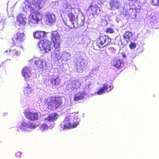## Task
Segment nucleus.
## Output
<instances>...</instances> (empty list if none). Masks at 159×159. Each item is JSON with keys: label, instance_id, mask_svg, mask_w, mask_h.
<instances>
[{"label": "nucleus", "instance_id": "72a5a7b5", "mask_svg": "<svg viewBox=\"0 0 159 159\" xmlns=\"http://www.w3.org/2000/svg\"><path fill=\"white\" fill-rule=\"evenodd\" d=\"M40 129L42 131H44L48 129V126L46 124L42 125L40 126Z\"/></svg>", "mask_w": 159, "mask_h": 159}, {"label": "nucleus", "instance_id": "58836bf2", "mask_svg": "<svg viewBox=\"0 0 159 159\" xmlns=\"http://www.w3.org/2000/svg\"><path fill=\"white\" fill-rule=\"evenodd\" d=\"M104 51L102 50L100 51L98 53L99 55L100 56H104V54L103 53Z\"/></svg>", "mask_w": 159, "mask_h": 159}, {"label": "nucleus", "instance_id": "0eeeda50", "mask_svg": "<svg viewBox=\"0 0 159 159\" xmlns=\"http://www.w3.org/2000/svg\"><path fill=\"white\" fill-rule=\"evenodd\" d=\"M88 11L90 14L96 17L99 16H101L103 12L100 8L97 6L90 5L88 8Z\"/></svg>", "mask_w": 159, "mask_h": 159}, {"label": "nucleus", "instance_id": "aec40b11", "mask_svg": "<svg viewBox=\"0 0 159 159\" xmlns=\"http://www.w3.org/2000/svg\"><path fill=\"white\" fill-rule=\"evenodd\" d=\"M113 65L115 67L119 69L122 67L123 63L121 60L115 59L113 61Z\"/></svg>", "mask_w": 159, "mask_h": 159}, {"label": "nucleus", "instance_id": "bb28decb", "mask_svg": "<svg viewBox=\"0 0 159 159\" xmlns=\"http://www.w3.org/2000/svg\"><path fill=\"white\" fill-rule=\"evenodd\" d=\"M61 56V58L63 60L67 61L69 59L70 55L68 52H64L62 54Z\"/></svg>", "mask_w": 159, "mask_h": 159}, {"label": "nucleus", "instance_id": "c9c22d12", "mask_svg": "<svg viewBox=\"0 0 159 159\" xmlns=\"http://www.w3.org/2000/svg\"><path fill=\"white\" fill-rule=\"evenodd\" d=\"M79 124V122L78 121L76 120L75 121L74 120L73 124H72V128H75Z\"/></svg>", "mask_w": 159, "mask_h": 159}, {"label": "nucleus", "instance_id": "f3484780", "mask_svg": "<svg viewBox=\"0 0 159 159\" xmlns=\"http://www.w3.org/2000/svg\"><path fill=\"white\" fill-rule=\"evenodd\" d=\"M22 74L25 79L29 78L30 75L29 68L27 67H24L22 69Z\"/></svg>", "mask_w": 159, "mask_h": 159}, {"label": "nucleus", "instance_id": "6ab92c4d", "mask_svg": "<svg viewBox=\"0 0 159 159\" xmlns=\"http://www.w3.org/2000/svg\"><path fill=\"white\" fill-rule=\"evenodd\" d=\"M110 6L111 9H117L119 7V3L117 0H111L110 2Z\"/></svg>", "mask_w": 159, "mask_h": 159}, {"label": "nucleus", "instance_id": "9b49d317", "mask_svg": "<svg viewBox=\"0 0 159 159\" xmlns=\"http://www.w3.org/2000/svg\"><path fill=\"white\" fill-rule=\"evenodd\" d=\"M32 61V63H33V66L35 69L39 70L43 68L44 66L43 64L44 63L43 61L37 58L33 59Z\"/></svg>", "mask_w": 159, "mask_h": 159}, {"label": "nucleus", "instance_id": "412c9836", "mask_svg": "<svg viewBox=\"0 0 159 159\" xmlns=\"http://www.w3.org/2000/svg\"><path fill=\"white\" fill-rule=\"evenodd\" d=\"M103 86L102 88L99 89L97 92L98 95H100L102 94L104 92H106L107 89V84L106 83L103 84Z\"/></svg>", "mask_w": 159, "mask_h": 159}, {"label": "nucleus", "instance_id": "4468645a", "mask_svg": "<svg viewBox=\"0 0 159 159\" xmlns=\"http://www.w3.org/2000/svg\"><path fill=\"white\" fill-rule=\"evenodd\" d=\"M133 34L132 32L129 31H126L123 35V38L126 42L122 44L125 45L129 42H131L133 40Z\"/></svg>", "mask_w": 159, "mask_h": 159}, {"label": "nucleus", "instance_id": "7c9ffc66", "mask_svg": "<svg viewBox=\"0 0 159 159\" xmlns=\"http://www.w3.org/2000/svg\"><path fill=\"white\" fill-rule=\"evenodd\" d=\"M136 43L134 42H131L129 45V47L130 49H134L136 47Z\"/></svg>", "mask_w": 159, "mask_h": 159}, {"label": "nucleus", "instance_id": "c85d7f7f", "mask_svg": "<svg viewBox=\"0 0 159 159\" xmlns=\"http://www.w3.org/2000/svg\"><path fill=\"white\" fill-rule=\"evenodd\" d=\"M28 123L25 122H22L19 128L21 130H25L28 128Z\"/></svg>", "mask_w": 159, "mask_h": 159}, {"label": "nucleus", "instance_id": "a19ab883", "mask_svg": "<svg viewBox=\"0 0 159 159\" xmlns=\"http://www.w3.org/2000/svg\"><path fill=\"white\" fill-rule=\"evenodd\" d=\"M129 1H134V2H136L138 0H129Z\"/></svg>", "mask_w": 159, "mask_h": 159}, {"label": "nucleus", "instance_id": "9d476101", "mask_svg": "<svg viewBox=\"0 0 159 159\" xmlns=\"http://www.w3.org/2000/svg\"><path fill=\"white\" fill-rule=\"evenodd\" d=\"M26 118L31 120H35L38 119L39 114L37 112H32L29 111L24 112Z\"/></svg>", "mask_w": 159, "mask_h": 159}, {"label": "nucleus", "instance_id": "e433bc0d", "mask_svg": "<svg viewBox=\"0 0 159 159\" xmlns=\"http://www.w3.org/2000/svg\"><path fill=\"white\" fill-rule=\"evenodd\" d=\"M113 88V86L112 84L107 86V89L106 91V92H108L111 90Z\"/></svg>", "mask_w": 159, "mask_h": 159}, {"label": "nucleus", "instance_id": "2f4dec72", "mask_svg": "<svg viewBox=\"0 0 159 159\" xmlns=\"http://www.w3.org/2000/svg\"><path fill=\"white\" fill-rule=\"evenodd\" d=\"M151 3L153 5L159 6V0H151Z\"/></svg>", "mask_w": 159, "mask_h": 159}, {"label": "nucleus", "instance_id": "5701e85b", "mask_svg": "<svg viewBox=\"0 0 159 159\" xmlns=\"http://www.w3.org/2000/svg\"><path fill=\"white\" fill-rule=\"evenodd\" d=\"M57 114L56 113H51L49 115L47 118L46 119V120H47L48 121L54 120L57 119Z\"/></svg>", "mask_w": 159, "mask_h": 159}, {"label": "nucleus", "instance_id": "cd10ccee", "mask_svg": "<svg viewBox=\"0 0 159 159\" xmlns=\"http://www.w3.org/2000/svg\"><path fill=\"white\" fill-rule=\"evenodd\" d=\"M66 90L72 91L75 90L71 82L66 84Z\"/></svg>", "mask_w": 159, "mask_h": 159}, {"label": "nucleus", "instance_id": "4be33fe9", "mask_svg": "<svg viewBox=\"0 0 159 159\" xmlns=\"http://www.w3.org/2000/svg\"><path fill=\"white\" fill-rule=\"evenodd\" d=\"M47 20L49 23H53L55 21V16L53 14H48L46 15Z\"/></svg>", "mask_w": 159, "mask_h": 159}, {"label": "nucleus", "instance_id": "dca6fc26", "mask_svg": "<svg viewBox=\"0 0 159 159\" xmlns=\"http://www.w3.org/2000/svg\"><path fill=\"white\" fill-rule=\"evenodd\" d=\"M61 50L58 48L57 49L55 48L54 52L52 54V56L54 60H58L61 58Z\"/></svg>", "mask_w": 159, "mask_h": 159}, {"label": "nucleus", "instance_id": "f8f14e48", "mask_svg": "<svg viewBox=\"0 0 159 159\" xmlns=\"http://www.w3.org/2000/svg\"><path fill=\"white\" fill-rule=\"evenodd\" d=\"M70 118L69 116H66L64 120L61 124V126L63 129L72 128V124L70 122Z\"/></svg>", "mask_w": 159, "mask_h": 159}, {"label": "nucleus", "instance_id": "6e6552de", "mask_svg": "<svg viewBox=\"0 0 159 159\" xmlns=\"http://www.w3.org/2000/svg\"><path fill=\"white\" fill-rule=\"evenodd\" d=\"M52 41L55 48H59L61 42L60 36L57 31H53L52 34Z\"/></svg>", "mask_w": 159, "mask_h": 159}, {"label": "nucleus", "instance_id": "f704fd0d", "mask_svg": "<svg viewBox=\"0 0 159 159\" xmlns=\"http://www.w3.org/2000/svg\"><path fill=\"white\" fill-rule=\"evenodd\" d=\"M108 50L110 52L112 53H114L116 51V49L113 47H110L108 48Z\"/></svg>", "mask_w": 159, "mask_h": 159}, {"label": "nucleus", "instance_id": "f03ea898", "mask_svg": "<svg viewBox=\"0 0 159 159\" xmlns=\"http://www.w3.org/2000/svg\"><path fill=\"white\" fill-rule=\"evenodd\" d=\"M74 8H68L66 9V13L70 19V22H66V25L70 29L75 27H79L84 25V18L82 15H79Z\"/></svg>", "mask_w": 159, "mask_h": 159}, {"label": "nucleus", "instance_id": "39448f33", "mask_svg": "<svg viewBox=\"0 0 159 159\" xmlns=\"http://www.w3.org/2000/svg\"><path fill=\"white\" fill-rule=\"evenodd\" d=\"M40 50L43 51L44 53H48L51 51L52 48L51 42L46 39L39 41L37 44Z\"/></svg>", "mask_w": 159, "mask_h": 159}, {"label": "nucleus", "instance_id": "ddd939ff", "mask_svg": "<svg viewBox=\"0 0 159 159\" xmlns=\"http://www.w3.org/2000/svg\"><path fill=\"white\" fill-rule=\"evenodd\" d=\"M27 19L25 16L23 14H19L17 17L16 21L20 26H23L26 23Z\"/></svg>", "mask_w": 159, "mask_h": 159}, {"label": "nucleus", "instance_id": "20e7f679", "mask_svg": "<svg viewBox=\"0 0 159 159\" xmlns=\"http://www.w3.org/2000/svg\"><path fill=\"white\" fill-rule=\"evenodd\" d=\"M63 101L59 96H52L44 99V103L49 110L53 111L60 108L63 104Z\"/></svg>", "mask_w": 159, "mask_h": 159}, {"label": "nucleus", "instance_id": "b1692460", "mask_svg": "<svg viewBox=\"0 0 159 159\" xmlns=\"http://www.w3.org/2000/svg\"><path fill=\"white\" fill-rule=\"evenodd\" d=\"M50 82L52 86H55L59 84L60 80L57 78H52L50 80Z\"/></svg>", "mask_w": 159, "mask_h": 159}, {"label": "nucleus", "instance_id": "2eb2a0df", "mask_svg": "<svg viewBox=\"0 0 159 159\" xmlns=\"http://www.w3.org/2000/svg\"><path fill=\"white\" fill-rule=\"evenodd\" d=\"M45 32L41 30H36L33 33L34 38L37 39H41L45 36Z\"/></svg>", "mask_w": 159, "mask_h": 159}, {"label": "nucleus", "instance_id": "f257e3e1", "mask_svg": "<svg viewBox=\"0 0 159 159\" xmlns=\"http://www.w3.org/2000/svg\"><path fill=\"white\" fill-rule=\"evenodd\" d=\"M44 3L43 0H26L24 2L25 8L26 9H29L31 12L29 17V24L31 26H35L40 21L39 16V12L35 9L40 10L42 8Z\"/></svg>", "mask_w": 159, "mask_h": 159}, {"label": "nucleus", "instance_id": "a211bd4d", "mask_svg": "<svg viewBox=\"0 0 159 159\" xmlns=\"http://www.w3.org/2000/svg\"><path fill=\"white\" fill-rule=\"evenodd\" d=\"M85 93L82 91L77 92L74 95L73 100L75 101H78L84 98Z\"/></svg>", "mask_w": 159, "mask_h": 159}, {"label": "nucleus", "instance_id": "473e14b6", "mask_svg": "<svg viewBox=\"0 0 159 159\" xmlns=\"http://www.w3.org/2000/svg\"><path fill=\"white\" fill-rule=\"evenodd\" d=\"M28 128H30L31 129H34L36 127L35 125L33 123H28Z\"/></svg>", "mask_w": 159, "mask_h": 159}, {"label": "nucleus", "instance_id": "423d86ee", "mask_svg": "<svg viewBox=\"0 0 159 159\" xmlns=\"http://www.w3.org/2000/svg\"><path fill=\"white\" fill-rule=\"evenodd\" d=\"M111 42V39L107 35L100 36L97 40L96 45L99 48H103L110 44Z\"/></svg>", "mask_w": 159, "mask_h": 159}, {"label": "nucleus", "instance_id": "c756f323", "mask_svg": "<svg viewBox=\"0 0 159 159\" xmlns=\"http://www.w3.org/2000/svg\"><path fill=\"white\" fill-rule=\"evenodd\" d=\"M105 32L107 34H112L114 33V30L111 27L107 28L106 29Z\"/></svg>", "mask_w": 159, "mask_h": 159}, {"label": "nucleus", "instance_id": "1a4fd4ad", "mask_svg": "<svg viewBox=\"0 0 159 159\" xmlns=\"http://www.w3.org/2000/svg\"><path fill=\"white\" fill-rule=\"evenodd\" d=\"M139 8H137L135 7H133L132 8H129V9H127L125 7L124 8L123 10L121 11V14L123 15L124 16H127L129 17L132 16L133 17L135 15V14L134 9L135 11L139 9H140V7Z\"/></svg>", "mask_w": 159, "mask_h": 159}, {"label": "nucleus", "instance_id": "a878e982", "mask_svg": "<svg viewBox=\"0 0 159 159\" xmlns=\"http://www.w3.org/2000/svg\"><path fill=\"white\" fill-rule=\"evenodd\" d=\"M32 92V89L30 87L29 84H28L27 87L25 88L24 90V93L27 95L31 94Z\"/></svg>", "mask_w": 159, "mask_h": 159}, {"label": "nucleus", "instance_id": "393cba45", "mask_svg": "<svg viewBox=\"0 0 159 159\" xmlns=\"http://www.w3.org/2000/svg\"><path fill=\"white\" fill-rule=\"evenodd\" d=\"M71 82L75 90L80 88V84L78 80H74L72 81Z\"/></svg>", "mask_w": 159, "mask_h": 159}, {"label": "nucleus", "instance_id": "4c0bfd02", "mask_svg": "<svg viewBox=\"0 0 159 159\" xmlns=\"http://www.w3.org/2000/svg\"><path fill=\"white\" fill-rule=\"evenodd\" d=\"M22 154V153L20 152H17L16 153V156L17 157H20Z\"/></svg>", "mask_w": 159, "mask_h": 159}, {"label": "nucleus", "instance_id": "7ed1b4c3", "mask_svg": "<svg viewBox=\"0 0 159 159\" xmlns=\"http://www.w3.org/2000/svg\"><path fill=\"white\" fill-rule=\"evenodd\" d=\"M25 39V36L24 33H17L12 38L13 43L14 45L20 46H17L15 49H8L6 52L12 57L19 56L21 52L23 50L21 45L24 42Z\"/></svg>", "mask_w": 159, "mask_h": 159}, {"label": "nucleus", "instance_id": "ea45409f", "mask_svg": "<svg viewBox=\"0 0 159 159\" xmlns=\"http://www.w3.org/2000/svg\"><path fill=\"white\" fill-rule=\"evenodd\" d=\"M105 0H98V3L99 4H102Z\"/></svg>", "mask_w": 159, "mask_h": 159}]
</instances>
